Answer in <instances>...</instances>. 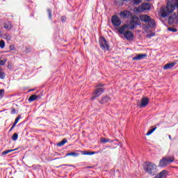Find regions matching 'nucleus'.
<instances>
[{"mask_svg": "<svg viewBox=\"0 0 178 178\" xmlns=\"http://www.w3.org/2000/svg\"><path fill=\"white\" fill-rule=\"evenodd\" d=\"M6 63V60H0V66H5Z\"/></svg>", "mask_w": 178, "mask_h": 178, "instance_id": "c9c22d12", "label": "nucleus"}, {"mask_svg": "<svg viewBox=\"0 0 178 178\" xmlns=\"http://www.w3.org/2000/svg\"><path fill=\"white\" fill-rule=\"evenodd\" d=\"M155 36V33H151L147 35H146V38H151L152 37Z\"/></svg>", "mask_w": 178, "mask_h": 178, "instance_id": "7c9ffc66", "label": "nucleus"}, {"mask_svg": "<svg viewBox=\"0 0 178 178\" xmlns=\"http://www.w3.org/2000/svg\"><path fill=\"white\" fill-rule=\"evenodd\" d=\"M178 9V0H168L165 8L161 9V17L169 16L175 10Z\"/></svg>", "mask_w": 178, "mask_h": 178, "instance_id": "f257e3e1", "label": "nucleus"}, {"mask_svg": "<svg viewBox=\"0 0 178 178\" xmlns=\"http://www.w3.org/2000/svg\"><path fill=\"white\" fill-rule=\"evenodd\" d=\"M64 166H67V165H66V164H64Z\"/></svg>", "mask_w": 178, "mask_h": 178, "instance_id": "a18cd8bd", "label": "nucleus"}, {"mask_svg": "<svg viewBox=\"0 0 178 178\" xmlns=\"http://www.w3.org/2000/svg\"><path fill=\"white\" fill-rule=\"evenodd\" d=\"M79 153L73 152H70V153H67L65 154V156H74V157H76V156H79Z\"/></svg>", "mask_w": 178, "mask_h": 178, "instance_id": "412c9836", "label": "nucleus"}, {"mask_svg": "<svg viewBox=\"0 0 178 178\" xmlns=\"http://www.w3.org/2000/svg\"><path fill=\"white\" fill-rule=\"evenodd\" d=\"M128 25L124 24V26H121L119 29L118 31L120 34H123L124 36L126 38L127 41H133L134 40V34L131 33V31H127L124 32L125 29H127Z\"/></svg>", "mask_w": 178, "mask_h": 178, "instance_id": "7ed1b4c3", "label": "nucleus"}, {"mask_svg": "<svg viewBox=\"0 0 178 178\" xmlns=\"http://www.w3.org/2000/svg\"><path fill=\"white\" fill-rule=\"evenodd\" d=\"M143 169L146 173L151 175V176H155L156 175V165L149 161L145 162L143 163Z\"/></svg>", "mask_w": 178, "mask_h": 178, "instance_id": "f03ea898", "label": "nucleus"}, {"mask_svg": "<svg viewBox=\"0 0 178 178\" xmlns=\"http://www.w3.org/2000/svg\"><path fill=\"white\" fill-rule=\"evenodd\" d=\"M151 9V3H143L141 6H138L136 8L138 13H143L145 10H149Z\"/></svg>", "mask_w": 178, "mask_h": 178, "instance_id": "423d86ee", "label": "nucleus"}, {"mask_svg": "<svg viewBox=\"0 0 178 178\" xmlns=\"http://www.w3.org/2000/svg\"><path fill=\"white\" fill-rule=\"evenodd\" d=\"M139 19L140 21L143 22V23H147V22H149L151 17L147 15H140Z\"/></svg>", "mask_w": 178, "mask_h": 178, "instance_id": "f8f14e48", "label": "nucleus"}, {"mask_svg": "<svg viewBox=\"0 0 178 178\" xmlns=\"http://www.w3.org/2000/svg\"><path fill=\"white\" fill-rule=\"evenodd\" d=\"M169 138L170 140H172V136H170V135H169Z\"/></svg>", "mask_w": 178, "mask_h": 178, "instance_id": "37998d69", "label": "nucleus"}, {"mask_svg": "<svg viewBox=\"0 0 178 178\" xmlns=\"http://www.w3.org/2000/svg\"><path fill=\"white\" fill-rule=\"evenodd\" d=\"M146 1H147L148 2L151 1V0H146Z\"/></svg>", "mask_w": 178, "mask_h": 178, "instance_id": "c03bdc74", "label": "nucleus"}, {"mask_svg": "<svg viewBox=\"0 0 178 178\" xmlns=\"http://www.w3.org/2000/svg\"><path fill=\"white\" fill-rule=\"evenodd\" d=\"M94 154H95L94 152H85L83 155H94Z\"/></svg>", "mask_w": 178, "mask_h": 178, "instance_id": "f704fd0d", "label": "nucleus"}, {"mask_svg": "<svg viewBox=\"0 0 178 178\" xmlns=\"http://www.w3.org/2000/svg\"><path fill=\"white\" fill-rule=\"evenodd\" d=\"M154 130H156V127H154V128L150 129L149 131H147V133L146 134V136H151V134H153Z\"/></svg>", "mask_w": 178, "mask_h": 178, "instance_id": "a878e982", "label": "nucleus"}, {"mask_svg": "<svg viewBox=\"0 0 178 178\" xmlns=\"http://www.w3.org/2000/svg\"><path fill=\"white\" fill-rule=\"evenodd\" d=\"M3 95H5V90L1 89L0 90V99H2V98H3Z\"/></svg>", "mask_w": 178, "mask_h": 178, "instance_id": "cd10ccee", "label": "nucleus"}, {"mask_svg": "<svg viewBox=\"0 0 178 178\" xmlns=\"http://www.w3.org/2000/svg\"><path fill=\"white\" fill-rule=\"evenodd\" d=\"M11 113L13 115H15V113H16V109L15 108H13L12 111H11Z\"/></svg>", "mask_w": 178, "mask_h": 178, "instance_id": "4c0bfd02", "label": "nucleus"}, {"mask_svg": "<svg viewBox=\"0 0 178 178\" xmlns=\"http://www.w3.org/2000/svg\"><path fill=\"white\" fill-rule=\"evenodd\" d=\"M16 149H17L5 150L1 153V155H7V154L13 152V151H16Z\"/></svg>", "mask_w": 178, "mask_h": 178, "instance_id": "4be33fe9", "label": "nucleus"}, {"mask_svg": "<svg viewBox=\"0 0 178 178\" xmlns=\"http://www.w3.org/2000/svg\"><path fill=\"white\" fill-rule=\"evenodd\" d=\"M16 124H17L16 123H15V122L13 123V124L12 126L13 129H15V127H16Z\"/></svg>", "mask_w": 178, "mask_h": 178, "instance_id": "58836bf2", "label": "nucleus"}, {"mask_svg": "<svg viewBox=\"0 0 178 178\" xmlns=\"http://www.w3.org/2000/svg\"><path fill=\"white\" fill-rule=\"evenodd\" d=\"M175 65L176 63H167L164 65L163 69L164 70H169V69H172V67H175Z\"/></svg>", "mask_w": 178, "mask_h": 178, "instance_id": "dca6fc26", "label": "nucleus"}, {"mask_svg": "<svg viewBox=\"0 0 178 178\" xmlns=\"http://www.w3.org/2000/svg\"><path fill=\"white\" fill-rule=\"evenodd\" d=\"M136 23L134 22V20L131 19L129 22V25H128V26L129 27V29H131V30H134V29H136Z\"/></svg>", "mask_w": 178, "mask_h": 178, "instance_id": "a211bd4d", "label": "nucleus"}, {"mask_svg": "<svg viewBox=\"0 0 178 178\" xmlns=\"http://www.w3.org/2000/svg\"><path fill=\"white\" fill-rule=\"evenodd\" d=\"M169 174V172L166 170H164L161 171L160 173L156 175L153 178H166L168 177V175Z\"/></svg>", "mask_w": 178, "mask_h": 178, "instance_id": "9b49d317", "label": "nucleus"}, {"mask_svg": "<svg viewBox=\"0 0 178 178\" xmlns=\"http://www.w3.org/2000/svg\"><path fill=\"white\" fill-rule=\"evenodd\" d=\"M147 26L149 29H155V27H156V22H155V19L150 18L149 22H147Z\"/></svg>", "mask_w": 178, "mask_h": 178, "instance_id": "ddd939ff", "label": "nucleus"}, {"mask_svg": "<svg viewBox=\"0 0 178 178\" xmlns=\"http://www.w3.org/2000/svg\"><path fill=\"white\" fill-rule=\"evenodd\" d=\"M25 52L26 54H30V52H31V47H26V49H25Z\"/></svg>", "mask_w": 178, "mask_h": 178, "instance_id": "e433bc0d", "label": "nucleus"}, {"mask_svg": "<svg viewBox=\"0 0 178 178\" xmlns=\"http://www.w3.org/2000/svg\"><path fill=\"white\" fill-rule=\"evenodd\" d=\"M111 101V98L108 96H106L102 99V101H99L100 104H108Z\"/></svg>", "mask_w": 178, "mask_h": 178, "instance_id": "f3484780", "label": "nucleus"}, {"mask_svg": "<svg viewBox=\"0 0 178 178\" xmlns=\"http://www.w3.org/2000/svg\"><path fill=\"white\" fill-rule=\"evenodd\" d=\"M100 48L103 49V51H108L109 49V45H108V41L104 37H100V40L99 41Z\"/></svg>", "mask_w": 178, "mask_h": 178, "instance_id": "0eeeda50", "label": "nucleus"}, {"mask_svg": "<svg viewBox=\"0 0 178 178\" xmlns=\"http://www.w3.org/2000/svg\"><path fill=\"white\" fill-rule=\"evenodd\" d=\"M12 130H13V127H11V128H10V130H9V131L10 132V131H12Z\"/></svg>", "mask_w": 178, "mask_h": 178, "instance_id": "79ce46f5", "label": "nucleus"}, {"mask_svg": "<svg viewBox=\"0 0 178 178\" xmlns=\"http://www.w3.org/2000/svg\"><path fill=\"white\" fill-rule=\"evenodd\" d=\"M47 12L49 16V19H52V11L51 10V9L48 8Z\"/></svg>", "mask_w": 178, "mask_h": 178, "instance_id": "bb28decb", "label": "nucleus"}, {"mask_svg": "<svg viewBox=\"0 0 178 178\" xmlns=\"http://www.w3.org/2000/svg\"><path fill=\"white\" fill-rule=\"evenodd\" d=\"M104 84L99 83L95 86V89L93 92V96H92L90 99L92 101L93 99H95V98H97V97H100V95H102L104 94V92L105 91V88H104Z\"/></svg>", "mask_w": 178, "mask_h": 178, "instance_id": "20e7f679", "label": "nucleus"}, {"mask_svg": "<svg viewBox=\"0 0 178 178\" xmlns=\"http://www.w3.org/2000/svg\"><path fill=\"white\" fill-rule=\"evenodd\" d=\"M0 79L1 80H3V79H5V72H0Z\"/></svg>", "mask_w": 178, "mask_h": 178, "instance_id": "72a5a7b5", "label": "nucleus"}, {"mask_svg": "<svg viewBox=\"0 0 178 178\" xmlns=\"http://www.w3.org/2000/svg\"><path fill=\"white\" fill-rule=\"evenodd\" d=\"M4 29H6L7 30H10V29H12V24H10V23L5 24Z\"/></svg>", "mask_w": 178, "mask_h": 178, "instance_id": "393cba45", "label": "nucleus"}, {"mask_svg": "<svg viewBox=\"0 0 178 178\" xmlns=\"http://www.w3.org/2000/svg\"><path fill=\"white\" fill-rule=\"evenodd\" d=\"M101 143L102 144H106V143H109V141H111V140L109 139H106L105 138H102L101 140H100Z\"/></svg>", "mask_w": 178, "mask_h": 178, "instance_id": "b1692460", "label": "nucleus"}, {"mask_svg": "<svg viewBox=\"0 0 178 178\" xmlns=\"http://www.w3.org/2000/svg\"><path fill=\"white\" fill-rule=\"evenodd\" d=\"M149 103V99L148 97H143L140 101L139 108H145Z\"/></svg>", "mask_w": 178, "mask_h": 178, "instance_id": "9d476101", "label": "nucleus"}, {"mask_svg": "<svg viewBox=\"0 0 178 178\" xmlns=\"http://www.w3.org/2000/svg\"><path fill=\"white\" fill-rule=\"evenodd\" d=\"M170 20H172V17H170L168 19V22H170Z\"/></svg>", "mask_w": 178, "mask_h": 178, "instance_id": "a19ab883", "label": "nucleus"}, {"mask_svg": "<svg viewBox=\"0 0 178 178\" xmlns=\"http://www.w3.org/2000/svg\"><path fill=\"white\" fill-rule=\"evenodd\" d=\"M0 48H1V49H3V48H5V41L4 40H1L0 41Z\"/></svg>", "mask_w": 178, "mask_h": 178, "instance_id": "c756f323", "label": "nucleus"}, {"mask_svg": "<svg viewBox=\"0 0 178 178\" xmlns=\"http://www.w3.org/2000/svg\"><path fill=\"white\" fill-rule=\"evenodd\" d=\"M66 143H67V139L64 138L60 142L57 143V147H63V145H65Z\"/></svg>", "mask_w": 178, "mask_h": 178, "instance_id": "6ab92c4d", "label": "nucleus"}, {"mask_svg": "<svg viewBox=\"0 0 178 178\" xmlns=\"http://www.w3.org/2000/svg\"><path fill=\"white\" fill-rule=\"evenodd\" d=\"M120 16L122 19H129V17L131 18V16H133V14L131 13V12L129 10H124L120 13Z\"/></svg>", "mask_w": 178, "mask_h": 178, "instance_id": "1a4fd4ad", "label": "nucleus"}, {"mask_svg": "<svg viewBox=\"0 0 178 178\" xmlns=\"http://www.w3.org/2000/svg\"><path fill=\"white\" fill-rule=\"evenodd\" d=\"M38 98V96H37V95H32L29 98V102H33L35 101V99H37Z\"/></svg>", "mask_w": 178, "mask_h": 178, "instance_id": "aec40b11", "label": "nucleus"}, {"mask_svg": "<svg viewBox=\"0 0 178 178\" xmlns=\"http://www.w3.org/2000/svg\"><path fill=\"white\" fill-rule=\"evenodd\" d=\"M123 1H127V0H123Z\"/></svg>", "mask_w": 178, "mask_h": 178, "instance_id": "49530a36", "label": "nucleus"}, {"mask_svg": "<svg viewBox=\"0 0 178 178\" xmlns=\"http://www.w3.org/2000/svg\"><path fill=\"white\" fill-rule=\"evenodd\" d=\"M172 162H175V156H172L170 157H163L159 162V166L160 168H165L168 166Z\"/></svg>", "mask_w": 178, "mask_h": 178, "instance_id": "39448f33", "label": "nucleus"}, {"mask_svg": "<svg viewBox=\"0 0 178 178\" xmlns=\"http://www.w3.org/2000/svg\"><path fill=\"white\" fill-rule=\"evenodd\" d=\"M20 119H22V115H18L17 118L15 120L14 123L17 124V123H19V120H20Z\"/></svg>", "mask_w": 178, "mask_h": 178, "instance_id": "2f4dec72", "label": "nucleus"}, {"mask_svg": "<svg viewBox=\"0 0 178 178\" xmlns=\"http://www.w3.org/2000/svg\"><path fill=\"white\" fill-rule=\"evenodd\" d=\"M147 58V54H137L135 57L132 58V60H141L143 59H145Z\"/></svg>", "mask_w": 178, "mask_h": 178, "instance_id": "4468645a", "label": "nucleus"}, {"mask_svg": "<svg viewBox=\"0 0 178 178\" xmlns=\"http://www.w3.org/2000/svg\"><path fill=\"white\" fill-rule=\"evenodd\" d=\"M143 2V0H134V5H140Z\"/></svg>", "mask_w": 178, "mask_h": 178, "instance_id": "473e14b6", "label": "nucleus"}, {"mask_svg": "<svg viewBox=\"0 0 178 178\" xmlns=\"http://www.w3.org/2000/svg\"><path fill=\"white\" fill-rule=\"evenodd\" d=\"M111 23L115 27H119L122 24V21L118 15H115L111 17Z\"/></svg>", "mask_w": 178, "mask_h": 178, "instance_id": "6e6552de", "label": "nucleus"}, {"mask_svg": "<svg viewBox=\"0 0 178 178\" xmlns=\"http://www.w3.org/2000/svg\"><path fill=\"white\" fill-rule=\"evenodd\" d=\"M10 49L11 51H13V46H10Z\"/></svg>", "mask_w": 178, "mask_h": 178, "instance_id": "ea45409f", "label": "nucleus"}, {"mask_svg": "<svg viewBox=\"0 0 178 178\" xmlns=\"http://www.w3.org/2000/svg\"><path fill=\"white\" fill-rule=\"evenodd\" d=\"M168 31H172V33H177V29H173L172 27L168 28Z\"/></svg>", "mask_w": 178, "mask_h": 178, "instance_id": "c85d7f7f", "label": "nucleus"}, {"mask_svg": "<svg viewBox=\"0 0 178 178\" xmlns=\"http://www.w3.org/2000/svg\"><path fill=\"white\" fill-rule=\"evenodd\" d=\"M131 20H134L136 26H141V22H140V18L136 15H132L131 17Z\"/></svg>", "mask_w": 178, "mask_h": 178, "instance_id": "2eb2a0df", "label": "nucleus"}, {"mask_svg": "<svg viewBox=\"0 0 178 178\" xmlns=\"http://www.w3.org/2000/svg\"><path fill=\"white\" fill-rule=\"evenodd\" d=\"M17 138H19V135L17 133H14L11 137V140L13 141H17Z\"/></svg>", "mask_w": 178, "mask_h": 178, "instance_id": "5701e85b", "label": "nucleus"}]
</instances>
